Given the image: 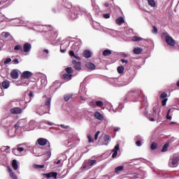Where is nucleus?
<instances>
[{
	"label": "nucleus",
	"mask_w": 179,
	"mask_h": 179,
	"mask_svg": "<svg viewBox=\"0 0 179 179\" xmlns=\"http://www.w3.org/2000/svg\"><path fill=\"white\" fill-rule=\"evenodd\" d=\"M111 54H113V52H111L110 50L106 49L103 52L102 55H103V57H108V55H111Z\"/></svg>",
	"instance_id": "27"
},
{
	"label": "nucleus",
	"mask_w": 179,
	"mask_h": 179,
	"mask_svg": "<svg viewBox=\"0 0 179 179\" xmlns=\"http://www.w3.org/2000/svg\"><path fill=\"white\" fill-rule=\"evenodd\" d=\"M60 52L64 53L66 52V49H60Z\"/></svg>",
	"instance_id": "60"
},
{
	"label": "nucleus",
	"mask_w": 179,
	"mask_h": 179,
	"mask_svg": "<svg viewBox=\"0 0 179 179\" xmlns=\"http://www.w3.org/2000/svg\"><path fill=\"white\" fill-rule=\"evenodd\" d=\"M124 22V17H120L116 20V23L117 24H118L119 26H121V24H122Z\"/></svg>",
	"instance_id": "29"
},
{
	"label": "nucleus",
	"mask_w": 179,
	"mask_h": 179,
	"mask_svg": "<svg viewBox=\"0 0 179 179\" xmlns=\"http://www.w3.org/2000/svg\"><path fill=\"white\" fill-rule=\"evenodd\" d=\"M38 143L40 146H45L47 143L48 144V148H50V142L46 138H40L37 140Z\"/></svg>",
	"instance_id": "11"
},
{
	"label": "nucleus",
	"mask_w": 179,
	"mask_h": 179,
	"mask_svg": "<svg viewBox=\"0 0 179 179\" xmlns=\"http://www.w3.org/2000/svg\"><path fill=\"white\" fill-rule=\"evenodd\" d=\"M95 105V107H99V108H104V102L103 101H96Z\"/></svg>",
	"instance_id": "21"
},
{
	"label": "nucleus",
	"mask_w": 179,
	"mask_h": 179,
	"mask_svg": "<svg viewBox=\"0 0 179 179\" xmlns=\"http://www.w3.org/2000/svg\"><path fill=\"white\" fill-rule=\"evenodd\" d=\"M23 110L19 107H15L10 109V113H22Z\"/></svg>",
	"instance_id": "28"
},
{
	"label": "nucleus",
	"mask_w": 179,
	"mask_h": 179,
	"mask_svg": "<svg viewBox=\"0 0 179 179\" xmlns=\"http://www.w3.org/2000/svg\"><path fill=\"white\" fill-rule=\"evenodd\" d=\"M167 149H169V143H166L163 148L162 149V152H167Z\"/></svg>",
	"instance_id": "41"
},
{
	"label": "nucleus",
	"mask_w": 179,
	"mask_h": 179,
	"mask_svg": "<svg viewBox=\"0 0 179 179\" xmlns=\"http://www.w3.org/2000/svg\"><path fill=\"white\" fill-rule=\"evenodd\" d=\"M7 169H8V171L9 173L10 177H11L13 179H17V176H16V174H15V173H13V171L12 170L10 166H8Z\"/></svg>",
	"instance_id": "18"
},
{
	"label": "nucleus",
	"mask_w": 179,
	"mask_h": 179,
	"mask_svg": "<svg viewBox=\"0 0 179 179\" xmlns=\"http://www.w3.org/2000/svg\"><path fill=\"white\" fill-rule=\"evenodd\" d=\"M13 114H15V117H19V115H20V113H13Z\"/></svg>",
	"instance_id": "64"
},
{
	"label": "nucleus",
	"mask_w": 179,
	"mask_h": 179,
	"mask_svg": "<svg viewBox=\"0 0 179 179\" xmlns=\"http://www.w3.org/2000/svg\"><path fill=\"white\" fill-rule=\"evenodd\" d=\"M153 113H157L159 111V106H154L152 108Z\"/></svg>",
	"instance_id": "49"
},
{
	"label": "nucleus",
	"mask_w": 179,
	"mask_h": 179,
	"mask_svg": "<svg viewBox=\"0 0 179 179\" xmlns=\"http://www.w3.org/2000/svg\"><path fill=\"white\" fill-rule=\"evenodd\" d=\"M122 170H124L123 166H117L115 169V173H116V174H120V171H122Z\"/></svg>",
	"instance_id": "30"
},
{
	"label": "nucleus",
	"mask_w": 179,
	"mask_h": 179,
	"mask_svg": "<svg viewBox=\"0 0 179 179\" xmlns=\"http://www.w3.org/2000/svg\"><path fill=\"white\" fill-rule=\"evenodd\" d=\"M37 127V122L31 120L29 122V129L27 128L26 131H33Z\"/></svg>",
	"instance_id": "12"
},
{
	"label": "nucleus",
	"mask_w": 179,
	"mask_h": 179,
	"mask_svg": "<svg viewBox=\"0 0 179 179\" xmlns=\"http://www.w3.org/2000/svg\"><path fill=\"white\" fill-rule=\"evenodd\" d=\"M87 138H88V142L90 143H92V142H93L94 141V140H93V138H92V136L91 135H88Z\"/></svg>",
	"instance_id": "47"
},
{
	"label": "nucleus",
	"mask_w": 179,
	"mask_h": 179,
	"mask_svg": "<svg viewBox=\"0 0 179 179\" xmlns=\"http://www.w3.org/2000/svg\"><path fill=\"white\" fill-rule=\"evenodd\" d=\"M12 62V59L11 58H7L4 61V64L6 65L7 64H9V62Z\"/></svg>",
	"instance_id": "46"
},
{
	"label": "nucleus",
	"mask_w": 179,
	"mask_h": 179,
	"mask_svg": "<svg viewBox=\"0 0 179 179\" xmlns=\"http://www.w3.org/2000/svg\"><path fill=\"white\" fill-rule=\"evenodd\" d=\"M66 72L69 75L70 73H73V69H72V67H67L65 69Z\"/></svg>",
	"instance_id": "38"
},
{
	"label": "nucleus",
	"mask_w": 179,
	"mask_h": 179,
	"mask_svg": "<svg viewBox=\"0 0 179 179\" xmlns=\"http://www.w3.org/2000/svg\"><path fill=\"white\" fill-rule=\"evenodd\" d=\"M148 3L152 8L156 7V1L155 0H148Z\"/></svg>",
	"instance_id": "31"
},
{
	"label": "nucleus",
	"mask_w": 179,
	"mask_h": 179,
	"mask_svg": "<svg viewBox=\"0 0 179 179\" xmlns=\"http://www.w3.org/2000/svg\"><path fill=\"white\" fill-rule=\"evenodd\" d=\"M125 68H124V66H119L117 67V72L118 73H124V70Z\"/></svg>",
	"instance_id": "35"
},
{
	"label": "nucleus",
	"mask_w": 179,
	"mask_h": 179,
	"mask_svg": "<svg viewBox=\"0 0 179 179\" xmlns=\"http://www.w3.org/2000/svg\"><path fill=\"white\" fill-rule=\"evenodd\" d=\"M129 96H132V92H129V93L126 96V98H125V100H126V101L129 100Z\"/></svg>",
	"instance_id": "51"
},
{
	"label": "nucleus",
	"mask_w": 179,
	"mask_h": 179,
	"mask_svg": "<svg viewBox=\"0 0 179 179\" xmlns=\"http://www.w3.org/2000/svg\"><path fill=\"white\" fill-rule=\"evenodd\" d=\"M104 19H110V13L103 14Z\"/></svg>",
	"instance_id": "50"
},
{
	"label": "nucleus",
	"mask_w": 179,
	"mask_h": 179,
	"mask_svg": "<svg viewBox=\"0 0 179 179\" xmlns=\"http://www.w3.org/2000/svg\"><path fill=\"white\" fill-rule=\"evenodd\" d=\"M96 162L97 161L96 159H87L83 163V169H85V170H89L90 169H92V166L94 164H96Z\"/></svg>",
	"instance_id": "4"
},
{
	"label": "nucleus",
	"mask_w": 179,
	"mask_h": 179,
	"mask_svg": "<svg viewBox=\"0 0 179 179\" xmlns=\"http://www.w3.org/2000/svg\"><path fill=\"white\" fill-rule=\"evenodd\" d=\"M133 179H136V178H141V175L136 173H133V176L131 177Z\"/></svg>",
	"instance_id": "39"
},
{
	"label": "nucleus",
	"mask_w": 179,
	"mask_h": 179,
	"mask_svg": "<svg viewBox=\"0 0 179 179\" xmlns=\"http://www.w3.org/2000/svg\"><path fill=\"white\" fill-rule=\"evenodd\" d=\"M33 76V73L29 71L22 72L21 74V79H30Z\"/></svg>",
	"instance_id": "9"
},
{
	"label": "nucleus",
	"mask_w": 179,
	"mask_h": 179,
	"mask_svg": "<svg viewBox=\"0 0 179 179\" xmlns=\"http://www.w3.org/2000/svg\"><path fill=\"white\" fill-rule=\"evenodd\" d=\"M14 50L15 51H21V52H29L30 50H31V44L29 43H25L23 45V47L22 46V45H16L14 47Z\"/></svg>",
	"instance_id": "1"
},
{
	"label": "nucleus",
	"mask_w": 179,
	"mask_h": 179,
	"mask_svg": "<svg viewBox=\"0 0 179 179\" xmlns=\"http://www.w3.org/2000/svg\"><path fill=\"white\" fill-rule=\"evenodd\" d=\"M60 127L64 128V129H68V128H69V126H65V124H61Z\"/></svg>",
	"instance_id": "55"
},
{
	"label": "nucleus",
	"mask_w": 179,
	"mask_h": 179,
	"mask_svg": "<svg viewBox=\"0 0 179 179\" xmlns=\"http://www.w3.org/2000/svg\"><path fill=\"white\" fill-rule=\"evenodd\" d=\"M12 167L13 170H17L19 169V165L17 164V160L13 159L12 162Z\"/></svg>",
	"instance_id": "25"
},
{
	"label": "nucleus",
	"mask_w": 179,
	"mask_h": 179,
	"mask_svg": "<svg viewBox=\"0 0 179 179\" xmlns=\"http://www.w3.org/2000/svg\"><path fill=\"white\" fill-rule=\"evenodd\" d=\"M59 163H61V159H59L57 162H55L56 164H59Z\"/></svg>",
	"instance_id": "62"
},
{
	"label": "nucleus",
	"mask_w": 179,
	"mask_h": 179,
	"mask_svg": "<svg viewBox=\"0 0 179 179\" xmlns=\"http://www.w3.org/2000/svg\"><path fill=\"white\" fill-rule=\"evenodd\" d=\"M45 107H48V108H50L51 106V98H48V99H46L45 102Z\"/></svg>",
	"instance_id": "32"
},
{
	"label": "nucleus",
	"mask_w": 179,
	"mask_h": 179,
	"mask_svg": "<svg viewBox=\"0 0 179 179\" xmlns=\"http://www.w3.org/2000/svg\"><path fill=\"white\" fill-rule=\"evenodd\" d=\"M10 77L12 79H17V78H19V72H17V70H12L10 72Z\"/></svg>",
	"instance_id": "16"
},
{
	"label": "nucleus",
	"mask_w": 179,
	"mask_h": 179,
	"mask_svg": "<svg viewBox=\"0 0 179 179\" xmlns=\"http://www.w3.org/2000/svg\"><path fill=\"white\" fill-rule=\"evenodd\" d=\"M9 81H3L2 83V86L3 87V89H8V87H9Z\"/></svg>",
	"instance_id": "34"
},
{
	"label": "nucleus",
	"mask_w": 179,
	"mask_h": 179,
	"mask_svg": "<svg viewBox=\"0 0 179 179\" xmlns=\"http://www.w3.org/2000/svg\"><path fill=\"white\" fill-rule=\"evenodd\" d=\"M73 76L72 74L64 73L62 75V79H63L64 80H71Z\"/></svg>",
	"instance_id": "19"
},
{
	"label": "nucleus",
	"mask_w": 179,
	"mask_h": 179,
	"mask_svg": "<svg viewBox=\"0 0 179 179\" xmlns=\"http://www.w3.org/2000/svg\"><path fill=\"white\" fill-rule=\"evenodd\" d=\"M99 135H100V131H96V133L94 134V141H97L99 138Z\"/></svg>",
	"instance_id": "45"
},
{
	"label": "nucleus",
	"mask_w": 179,
	"mask_h": 179,
	"mask_svg": "<svg viewBox=\"0 0 179 179\" xmlns=\"http://www.w3.org/2000/svg\"><path fill=\"white\" fill-rule=\"evenodd\" d=\"M44 156L45 157V160H48L51 157V151L46 152L45 154H44Z\"/></svg>",
	"instance_id": "37"
},
{
	"label": "nucleus",
	"mask_w": 179,
	"mask_h": 179,
	"mask_svg": "<svg viewBox=\"0 0 179 179\" xmlns=\"http://www.w3.org/2000/svg\"><path fill=\"white\" fill-rule=\"evenodd\" d=\"M110 143V136L105 135L103 138H100L99 141V145L100 146H107Z\"/></svg>",
	"instance_id": "6"
},
{
	"label": "nucleus",
	"mask_w": 179,
	"mask_h": 179,
	"mask_svg": "<svg viewBox=\"0 0 179 179\" xmlns=\"http://www.w3.org/2000/svg\"><path fill=\"white\" fill-rule=\"evenodd\" d=\"M10 150V147H9L8 145L2 146L1 148V152H2L9 153Z\"/></svg>",
	"instance_id": "23"
},
{
	"label": "nucleus",
	"mask_w": 179,
	"mask_h": 179,
	"mask_svg": "<svg viewBox=\"0 0 179 179\" xmlns=\"http://www.w3.org/2000/svg\"><path fill=\"white\" fill-rule=\"evenodd\" d=\"M157 148V143H152L151 145V150H155Z\"/></svg>",
	"instance_id": "42"
},
{
	"label": "nucleus",
	"mask_w": 179,
	"mask_h": 179,
	"mask_svg": "<svg viewBox=\"0 0 179 179\" xmlns=\"http://www.w3.org/2000/svg\"><path fill=\"white\" fill-rule=\"evenodd\" d=\"M178 162H179L178 155H174L169 159V166L170 167H177V166H178Z\"/></svg>",
	"instance_id": "5"
},
{
	"label": "nucleus",
	"mask_w": 179,
	"mask_h": 179,
	"mask_svg": "<svg viewBox=\"0 0 179 179\" xmlns=\"http://www.w3.org/2000/svg\"><path fill=\"white\" fill-rule=\"evenodd\" d=\"M169 114H170L169 113H167L166 118H167V120H171L172 117L170 116Z\"/></svg>",
	"instance_id": "57"
},
{
	"label": "nucleus",
	"mask_w": 179,
	"mask_h": 179,
	"mask_svg": "<svg viewBox=\"0 0 179 179\" xmlns=\"http://www.w3.org/2000/svg\"><path fill=\"white\" fill-rule=\"evenodd\" d=\"M162 38H165V41L168 45H170L171 47H174L176 45V41L173 39V37L170 36L169 35V33L164 32L161 35Z\"/></svg>",
	"instance_id": "2"
},
{
	"label": "nucleus",
	"mask_w": 179,
	"mask_h": 179,
	"mask_svg": "<svg viewBox=\"0 0 179 179\" xmlns=\"http://www.w3.org/2000/svg\"><path fill=\"white\" fill-rule=\"evenodd\" d=\"M142 51H143V49H142L141 48H134L133 50V52L136 55H138V54H141Z\"/></svg>",
	"instance_id": "24"
},
{
	"label": "nucleus",
	"mask_w": 179,
	"mask_h": 179,
	"mask_svg": "<svg viewBox=\"0 0 179 179\" xmlns=\"http://www.w3.org/2000/svg\"><path fill=\"white\" fill-rule=\"evenodd\" d=\"M143 38L139 36H133L132 41H142Z\"/></svg>",
	"instance_id": "36"
},
{
	"label": "nucleus",
	"mask_w": 179,
	"mask_h": 179,
	"mask_svg": "<svg viewBox=\"0 0 179 179\" xmlns=\"http://www.w3.org/2000/svg\"><path fill=\"white\" fill-rule=\"evenodd\" d=\"M160 99L162 101V106H166V103H167V100H169V99H167V93L166 92H162L160 94Z\"/></svg>",
	"instance_id": "10"
},
{
	"label": "nucleus",
	"mask_w": 179,
	"mask_h": 179,
	"mask_svg": "<svg viewBox=\"0 0 179 179\" xmlns=\"http://www.w3.org/2000/svg\"><path fill=\"white\" fill-rule=\"evenodd\" d=\"M72 135L69 136V138L75 142V143H79V137H78V133L75 130L71 129Z\"/></svg>",
	"instance_id": "8"
},
{
	"label": "nucleus",
	"mask_w": 179,
	"mask_h": 179,
	"mask_svg": "<svg viewBox=\"0 0 179 179\" xmlns=\"http://www.w3.org/2000/svg\"><path fill=\"white\" fill-rule=\"evenodd\" d=\"M122 57H124V58H127V57H128V55L127 53H124L122 55Z\"/></svg>",
	"instance_id": "63"
},
{
	"label": "nucleus",
	"mask_w": 179,
	"mask_h": 179,
	"mask_svg": "<svg viewBox=\"0 0 179 179\" xmlns=\"http://www.w3.org/2000/svg\"><path fill=\"white\" fill-rule=\"evenodd\" d=\"M89 106H90V107H96V101L89 102Z\"/></svg>",
	"instance_id": "43"
},
{
	"label": "nucleus",
	"mask_w": 179,
	"mask_h": 179,
	"mask_svg": "<svg viewBox=\"0 0 179 179\" xmlns=\"http://www.w3.org/2000/svg\"><path fill=\"white\" fill-rule=\"evenodd\" d=\"M34 94H33V92L31 91L30 92H29V97H34Z\"/></svg>",
	"instance_id": "61"
},
{
	"label": "nucleus",
	"mask_w": 179,
	"mask_h": 179,
	"mask_svg": "<svg viewBox=\"0 0 179 179\" xmlns=\"http://www.w3.org/2000/svg\"><path fill=\"white\" fill-rule=\"evenodd\" d=\"M69 55L70 57H75V52H73V50H71L69 52Z\"/></svg>",
	"instance_id": "53"
},
{
	"label": "nucleus",
	"mask_w": 179,
	"mask_h": 179,
	"mask_svg": "<svg viewBox=\"0 0 179 179\" xmlns=\"http://www.w3.org/2000/svg\"><path fill=\"white\" fill-rule=\"evenodd\" d=\"M118 150H120V145L117 144L115 146L114 149L113 150V154L112 155L113 158L117 157V155H118Z\"/></svg>",
	"instance_id": "17"
},
{
	"label": "nucleus",
	"mask_w": 179,
	"mask_h": 179,
	"mask_svg": "<svg viewBox=\"0 0 179 179\" xmlns=\"http://www.w3.org/2000/svg\"><path fill=\"white\" fill-rule=\"evenodd\" d=\"M27 127V120L21 119L15 125V129L18 128H26Z\"/></svg>",
	"instance_id": "7"
},
{
	"label": "nucleus",
	"mask_w": 179,
	"mask_h": 179,
	"mask_svg": "<svg viewBox=\"0 0 179 179\" xmlns=\"http://www.w3.org/2000/svg\"><path fill=\"white\" fill-rule=\"evenodd\" d=\"M72 64L76 71H80L82 69V64L80 62H76V60H73Z\"/></svg>",
	"instance_id": "13"
},
{
	"label": "nucleus",
	"mask_w": 179,
	"mask_h": 179,
	"mask_svg": "<svg viewBox=\"0 0 179 179\" xmlns=\"http://www.w3.org/2000/svg\"><path fill=\"white\" fill-rule=\"evenodd\" d=\"M2 35L5 38H8V37L10 36V34H9V32H3Z\"/></svg>",
	"instance_id": "44"
},
{
	"label": "nucleus",
	"mask_w": 179,
	"mask_h": 179,
	"mask_svg": "<svg viewBox=\"0 0 179 179\" xmlns=\"http://www.w3.org/2000/svg\"><path fill=\"white\" fill-rule=\"evenodd\" d=\"M150 113H145V116L148 117V120H150V121L155 122V117L150 118Z\"/></svg>",
	"instance_id": "40"
},
{
	"label": "nucleus",
	"mask_w": 179,
	"mask_h": 179,
	"mask_svg": "<svg viewBox=\"0 0 179 179\" xmlns=\"http://www.w3.org/2000/svg\"><path fill=\"white\" fill-rule=\"evenodd\" d=\"M120 129V127H115L114 128L115 132H117V131H119Z\"/></svg>",
	"instance_id": "59"
},
{
	"label": "nucleus",
	"mask_w": 179,
	"mask_h": 179,
	"mask_svg": "<svg viewBox=\"0 0 179 179\" xmlns=\"http://www.w3.org/2000/svg\"><path fill=\"white\" fill-rule=\"evenodd\" d=\"M94 117L96 120H99V121H103L104 120V117L100 113H95Z\"/></svg>",
	"instance_id": "22"
},
{
	"label": "nucleus",
	"mask_w": 179,
	"mask_h": 179,
	"mask_svg": "<svg viewBox=\"0 0 179 179\" xmlns=\"http://www.w3.org/2000/svg\"><path fill=\"white\" fill-rule=\"evenodd\" d=\"M134 140L136 141V146H142V143L143 142V138L141 136H136L134 138Z\"/></svg>",
	"instance_id": "14"
},
{
	"label": "nucleus",
	"mask_w": 179,
	"mask_h": 179,
	"mask_svg": "<svg viewBox=\"0 0 179 179\" xmlns=\"http://www.w3.org/2000/svg\"><path fill=\"white\" fill-rule=\"evenodd\" d=\"M57 176H58V173H57L56 172H50L45 174L46 178L57 179Z\"/></svg>",
	"instance_id": "15"
},
{
	"label": "nucleus",
	"mask_w": 179,
	"mask_h": 179,
	"mask_svg": "<svg viewBox=\"0 0 179 179\" xmlns=\"http://www.w3.org/2000/svg\"><path fill=\"white\" fill-rule=\"evenodd\" d=\"M12 63L14 64H19V60L17 59H15L13 60Z\"/></svg>",
	"instance_id": "54"
},
{
	"label": "nucleus",
	"mask_w": 179,
	"mask_h": 179,
	"mask_svg": "<svg viewBox=\"0 0 179 179\" xmlns=\"http://www.w3.org/2000/svg\"><path fill=\"white\" fill-rule=\"evenodd\" d=\"M23 144H17L15 148L12 149V152L15 156H20V153L24 151V148L22 147Z\"/></svg>",
	"instance_id": "3"
},
{
	"label": "nucleus",
	"mask_w": 179,
	"mask_h": 179,
	"mask_svg": "<svg viewBox=\"0 0 179 179\" xmlns=\"http://www.w3.org/2000/svg\"><path fill=\"white\" fill-rule=\"evenodd\" d=\"M83 57L85 58H90L92 57V52L90 50H85L83 52Z\"/></svg>",
	"instance_id": "26"
},
{
	"label": "nucleus",
	"mask_w": 179,
	"mask_h": 179,
	"mask_svg": "<svg viewBox=\"0 0 179 179\" xmlns=\"http://www.w3.org/2000/svg\"><path fill=\"white\" fill-rule=\"evenodd\" d=\"M152 33H155V34H157V28L155 26L152 27Z\"/></svg>",
	"instance_id": "52"
},
{
	"label": "nucleus",
	"mask_w": 179,
	"mask_h": 179,
	"mask_svg": "<svg viewBox=\"0 0 179 179\" xmlns=\"http://www.w3.org/2000/svg\"><path fill=\"white\" fill-rule=\"evenodd\" d=\"M121 62H122V64H128V60L122 59H121Z\"/></svg>",
	"instance_id": "58"
},
{
	"label": "nucleus",
	"mask_w": 179,
	"mask_h": 179,
	"mask_svg": "<svg viewBox=\"0 0 179 179\" xmlns=\"http://www.w3.org/2000/svg\"><path fill=\"white\" fill-rule=\"evenodd\" d=\"M86 67L88 69H91V71H94V69H96V65H94V64H93L92 62H87Z\"/></svg>",
	"instance_id": "20"
},
{
	"label": "nucleus",
	"mask_w": 179,
	"mask_h": 179,
	"mask_svg": "<svg viewBox=\"0 0 179 179\" xmlns=\"http://www.w3.org/2000/svg\"><path fill=\"white\" fill-rule=\"evenodd\" d=\"M35 169H44V165H34Z\"/></svg>",
	"instance_id": "48"
},
{
	"label": "nucleus",
	"mask_w": 179,
	"mask_h": 179,
	"mask_svg": "<svg viewBox=\"0 0 179 179\" xmlns=\"http://www.w3.org/2000/svg\"><path fill=\"white\" fill-rule=\"evenodd\" d=\"M73 94H66V95H64V100H65V101H69V100H71V99H72V96H73Z\"/></svg>",
	"instance_id": "33"
},
{
	"label": "nucleus",
	"mask_w": 179,
	"mask_h": 179,
	"mask_svg": "<svg viewBox=\"0 0 179 179\" xmlns=\"http://www.w3.org/2000/svg\"><path fill=\"white\" fill-rule=\"evenodd\" d=\"M45 124H47L48 125H50V126H52L54 125V123L51 122H45Z\"/></svg>",
	"instance_id": "56"
}]
</instances>
